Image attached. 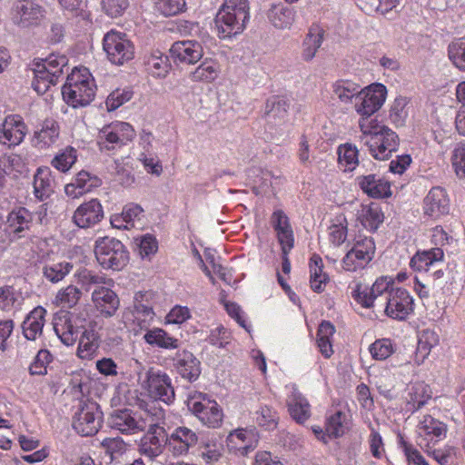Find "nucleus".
Segmentation results:
<instances>
[{"mask_svg": "<svg viewBox=\"0 0 465 465\" xmlns=\"http://www.w3.org/2000/svg\"><path fill=\"white\" fill-rule=\"evenodd\" d=\"M361 142L368 146L377 160L388 159L397 150L398 135L379 120H362L360 123Z\"/></svg>", "mask_w": 465, "mask_h": 465, "instance_id": "obj_1", "label": "nucleus"}, {"mask_svg": "<svg viewBox=\"0 0 465 465\" xmlns=\"http://www.w3.org/2000/svg\"><path fill=\"white\" fill-rule=\"evenodd\" d=\"M250 19L248 0H224L214 19L220 39L242 34Z\"/></svg>", "mask_w": 465, "mask_h": 465, "instance_id": "obj_2", "label": "nucleus"}, {"mask_svg": "<svg viewBox=\"0 0 465 465\" xmlns=\"http://www.w3.org/2000/svg\"><path fill=\"white\" fill-rule=\"evenodd\" d=\"M94 79L86 67H75L62 88L66 104L73 107L89 104L95 95Z\"/></svg>", "mask_w": 465, "mask_h": 465, "instance_id": "obj_3", "label": "nucleus"}, {"mask_svg": "<svg viewBox=\"0 0 465 465\" xmlns=\"http://www.w3.org/2000/svg\"><path fill=\"white\" fill-rule=\"evenodd\" d=\"M65 55L52 54L34 64L32 87L38 94H45L52 85L56 84L67 65Z\"/></svg>", "mask_w": 465, "mask_h": 465, "instance_id": "obj_4", "label": "nucleus"}, {"mask_svg": "<svg viewBox=\"0 0 465 465\" xmlns=\"http://www.w3.org/2000/svg\"><path fill=\"white\" fill-rule=\"evenodd\" d=\"M94 254L104 269L122 270L129 261V252L123 242L112 237H99L94 243Z\"/></svg>", "mask_w": 465, "mask_h": 465, "instance_id": "obj_5", "label": "nucleus"}, {"mask_svg": "<svg viewBox=\"0 0 465 465\" xmlns=\"http://www.w3.org/2000/svg\"><path fill=\"white\" fill-rule=\"evenodd\" d=\"M387 97V88L380 83L371 84L364 88H361L356 100L353 102V108L360 115L358 125L364 120H378L376 117H371L378 112Z\"/></svg>", "mask_w": 465, "mask_h": 465, "instance_id": "obj_6", "label": "nucleus"}, {"mask_svg": "<svg viewBox=\"0 0 465 465\" xmlns=\"http://www.w3.org/2000/svg\"><path fill=\"white\" fill-rule=\"evenodd\" d=\"M135 135V130L129 123L115 121L100 130L97 144L101 152L109 153L126 145Z\"/></svg>", "mask_w": 465, "mask_h": 465, "instance_id": "obj_7", "label": "nucleus"}, {"mask_svg": "<svg viewBox=\"0 0 465 465\" xmlns=\"http://www.w3.org/2000/svg\"><path fill=\"white\" fill-rule=\"evenodd\" d=\"M103 48L108 60L123 65L133 60L135 54L134 43L125 33L112 29L103 38Z\"/></svg>", "mask_w": 465, "mask_h": 465, "instance_id": "obj_8", "label": "nucleus"}, {"mask_svg": "<svg viewBox=\"0 0 465 465\" xmlns=\"http://www.w3.org/2000/svg\"><path fill=\"white\" fill-rule=\"evenodd\" d=\"M153 408H157L155 404L139 414L127 409L114 411L108 419V423L112 429L124 434L143 431L153 417Z\"/></svg>", "mask_w": 465, "mask_h": 465, "instance_id": "obj_9", "label": "nucleus"}, {"mask_svg": "<svg viewBox=\"0 0 465 465\" xmlns=\"http://www.w3.org/2000/svg\"><path fill=\"white\" fill-rule=\"evenodd\" d=\"M141 387L154 400L170 403L174 400V390L170 377L163 371L150 368L144 375L138 373Z\"/></svg>", "mask_w": 465, "mask_h": 465, "instance_id": "obj_10", "label": "nucleus"}, {"mask_svg": "<svg viewBox=\"0 0 465 465\" xmlns=\"http://www.w3.org/2000/svg\"><path fill=\"white\" fill-rule=\"evenodd\" d=\"M189 410L198 420L209 428H219L223 423V412L220 405L203 393L195 392L188 398Z\"/></svg>", "mask_w": 465, "mask_h": 465, "instance_id": "obj_11", "label": "nucleus"}, {"mask_svg": "<svg viewBox=\"0 0 465 465\" xmlns=\"http://www.w3.org/2000/svg\"><path fill=\"white\" fill-rule=\"evenodd\" d=\"M164 419V412L161 408H153V417L148 421V431L141 439L139 451L142 455L153 460L163 453V445L161 437L164 429L160 424Z\"/></svg>", "mask_w": 465, "mask_h": 465, "instance_id": "obj_12", "label": "nucleus"}, {"mask_svg": "<svg viewBox=\"0 0 465 465\" xmlns=\"http://www.w3.org/2000/svg\"><path fill=\"white\" fill-rule=\"evenodd\" d=\"M384 295L385 302L381 307L388 317L403 321L413 312V298L407 290L391 286Z\"/></svg>", "mask_w": 465, "mask_h": 465, "instance_id": "obj_13", "label": "nucleus"}, {"mask_svg": "<svg viewBox=\"0 0 465 465\" xmlns=\"http://www.w3.org/2000/svg\"><path fill=\"white\" fill-rule=\"evenodd\" d=\"M45 15V9L35 0H16L9 12L13 24L21 28L37 25Z\"/></svg>", "mask_w": 465, "mask_h": 465, "instance_id": "obj_14", "label": "nucleus"}, {"mask_svg": "<svg viewBox=\"0 0 465 465\" xmlns=\"http://www.w3.org/2000/svg\"><path fill=\"white\" fill-rule=\"evenodd\" d=\"M103 412L100 406L93 401H82L75 413L73 427L83 436H92L98 432L102 426Z\"/></svg>", "mask_w": 465, "mask_h": 465, "instance_id": "obj_15", "label": "nucleus"}, {"mask_svg": "<svg viewBox=\"0 0 465 465\" xmlns=\"http://www.w3.org/2000/svg\"><path fill=\"white\" fill-rule=\"evenodd\" d=\"M447 435V426L430 414L423 415L416 427V441L422 450L435 447Z\"/></svg>", "mask_w": 465, "mask_h": 465, "instance_id": "obj_16", "label": "nucleus"}, {"mask_svg": "<svg viewBox=\"0 0 465 465\" xmlns=\"http://www.w3.org/2000/svg\"><path fill=\"white\" fill-rule=\"evenodd\" d=\"M374 253L375 243L371 238L365 237L359 240L343 257L342 268L351 272L363 270L373 259Z\"/></svg>", "mask_w": 465, "mask_h": 465, "instance_id": "obj_17", "label": "nucleus"}, {"mask_svg": "<svg viewBox=\"0 0 465 465\" xmlns=\"http://www.w3.org/2000/svg\"><path fill=\"white\" fill-rule=\"evenodd\" d=\"M27 132V125L20 114L6 115L0 124V144L15 147L24 142Z\"/></svg>", "mask_w": 465, "mask_h": 465, "instance_id": "obj_18", "label": "nucleus"}, {"mask_svg": "<svg viewBox=\"0 0 465 465\" xmlns=\"http://www.w3.org/2000/svg\"><path fill=\"white\" fill-rule=\"evenodd\" d=\"M392 283L391 278L388 276L379 277L371 287L358 283L351 296L364 308L376 307L378 299L384 295V292L388 291Z\"/></svg>", "mask_w": 465, "mask_h": 465, "instance_id": "obj_19", "label": "nucleus"}, {"mask_svg": "<svg viewBox=\"0 0 465 465\" xmlns=\"http://www.w3.org/2000/svg\"><path fill=\"white\" fill-rule=\"evenodd\" d=\"M152 297L153 294L150 292H137L134 294L133 308L129 311L132 315L130 320L141 330H149V326L154 320ZM125 317L128 319V312Z\"/></svg>", "mask_w": 465, "mask_h": 465, "instance_id": "obj_20", "label": "nucleus"}, {"mask_svg": "<svg viewBox=\"0 0 465 465\" xmlns=\"http://www.w3.org/2000/svg\"><path fill=\"white\" fill-rule=\"evenodd\" d=\"M198 442V436L194 430L185 426L175 428L166 435L165 445L169 452L174 457L186 455L189 450Z\"/></svg>", "mask_w": 465, "mask_h": 465, "instance_id": "obj_21", "label": "nucleus"}, {"mask_svg": "<svg viewBox=\"0 0 465 465\" xmlns=\"http://www.w3.org/2000/svg\"><path fill=\"white\" fill-rule=\"evenodd\" d=\"M103 218L104 210L100 201L91 199L75 209L72 221L78 228L88 229L98 224Z\"/></svg>", "mask_w": 465, "mask_h": 465, "instance_id": "obj_22", "label": "nucleus"}, {"mask_svg": "<svg viewBox=\"0 0 465 465\" xmlns=\"http://www.w3.org/2000/svg\"><path fill=\"white\" fill-rule=\"evenodd\" d=\"M450 199L445 189L432 187L423 200V213L437 220L449 213Z\"/></svg>", "mask_w": 465, "mask_h": 465, "instance_id": "obj_23", "label": "nucleus"}, {"mask_svg": "<svg viewBox=\"0 0 465 465\" xmlns=\"http://www.w3.org/2000/svg\"><path fill=\"white\" fill-rule=\"evenodd\" d=\"M170 54L174 62L184 64H194L203 56V45L194 40H183L174 42Z\"/></svg>", "mask_w": 465, "mask_h": 465, "instance_id": "obj_24", "label": "nucleus"}, {"mask_svg": "<svg viewBox=\"0 0 465 465\" xmlns=\"http://www.w3.org/2000/svg\"><path fill=\"white\" fill-rule=\"evenodd\" d=\"M100 335L96 331V322H89L79 337L76 355L84 361L93 360L98 353Z\"/></svg>", "mask_w": 465, "mask_h": 465, "instance_id": "obj_25", "label": "nucleus"}, {"mask_svg": "<svg viewBox=\"0 0 465 465\" xmlns=\"http://www.w3.org/2000/svg\"><path fill=\"white\" fill-rule=\"evenodd\" d=\"M226 444L230 451L244 456L257 447L258 437L252 430L238 429L228 435Z\"/></svg>", "mask_w": 465, "mask_h": 465, "instance_id": "obj_26", "label": "nucleus"}, {"mask_svg": "<svg viewBox=\"0 0 465 465\" xmlns=\"http://www.w3.org/2000/svg\"><path fill=\"white\" fill-rule=\"evenodd\" d=\"M59 136L60 127L58 123L53 119H46L34 132L32 144L39 150H46L57 143Z\"/></svg>", "mask_w": 465, "mask_h": 465, "instance_id": "obj_27", "label": "nucleus"}, {"mask_svg": "<svg viewBox=\"0 0 465 465\" xmlns=\"http://www.w3.org/2000/svg\"><path fill=\"white\" fill-rule=\"evenodd\" d=\"M101 181L98 177L91 175L85 171L79 172L74 180L65 185L64 193L72 199H77L91 192L94 188L100 186Z\"/></svg>", "mask_w": 465, "mask_h": 465, "instance_id": "obj_28", "label": "nucleus"}, {"mask_svg": "<svg viewBox=\"0 0 465 465\" xmlns=\"http://www.w3.org/2000/svg\"><path fill=\"white\" fill-rule=\"evenodd\" d=\"M92 301L95 308L106 317L114 315L120 304L116 293L106 287L94 289L92 292Z\"/></svg>", "mask_w": 465, "mask_h": 465, "instance_id": "obj_29", "label": "nucleus"}, {"mask_svg": "<svg viewBox=\"0 0 465 465\" xmlns=\"http://www.w3.org/2000/svg\"><path fill=\"white\" fill-rule=\"evenodd\" d=\"M46 310L42 306L33 309L22 324L23 334L28 341H36L43 333Z\"/></svg>", "mask_w": 465, "mask_h": 465, "instance_id": "obj_30", "label": "nucleus"}, {"mask_svg": "<svg viewBox=\"0 0 465 465\" xmlns=\"http://www.w3.org/2000/svg\"><path fill=\"white\" fill-rule=\"evenodd\" d=\"M54 330L60 341L66 346H72L77 340L78 331L69 312L56 314L54 319Z\"/></svg>", "mask_w": 465, "mask_h": 465, "instance_id": "obj_31", "label": "nucleus"}, {"mask_svg": "<svg viewBox=\"0 0 465 465\" xmlns=\"http://www.w3.org/2000/svg\"><path fill=\"white\" fill-rule=\"evenodd\" d=\"M430 399L431 391L428 384L423 381L411 383L408 388L406 410L414 413L425 406Z\"/></svg>", "mask_w": 465, "mask_h": 465, "instance_id": "obj_32", "label": "nucleus"}, {"mask_svg": "<svg viewBox=\"0 0 465 465\" xmlns=\"http://www.w3.org/2000/svg\"><path fill=\"white\" fill-rule=\"evenodd\" d=\"M175 367L179 374L189 381H194L201 373L200 361L188 351H178L175 356Z\"/></svg>", "mask_w": 465, "mask_h": 465, "instance_id": "obj_33", "label": "nucleus"}, {"mask_svg": "<svg viewBox=\"0 0 465 465\" xmlns=\"http://www.w3.org/2000/svg\"><path fill=\"white\" fill-rule=\"evenodd\" d=\"M221 73L220 64L212 58H205L188 74L193 83L211 84L218 79Z\"/></svg>", "mask_w": 465, "mask_h": 465, "instance_id": "obj_34", "label": "nucleus"}, {"mask_svg": "<svg viewBox=\"0 0 465 465\" xmlns=\"http://www.w3.org/2000/svg\"><path fill=\"white\" fill-rule=\"evenodd\" d=\"M288 411L298 423L305 422L311 416V406L307 399L295 388L292 389L287 398Z\"/></svg>", "mask_w": 465, "mask_h": 465, "instance_id": "obj_35", "label": "nucleus"}, {"mask_svg": "<svg viewBox=\"0 0 465 465\" xmlns=\"http://www.w3.org/2000/svg\"><path fill=\"white\" fill-rule=\"evenodd\" d=\"M360 186L366 194L372 198H384L391 194V183L375 174L363 176L360 181Z\"/></svg>", "mask_w": 465, "mask_h": 465, "instance_id": "obj_36", "label": "nucleus"}, {"mask_svg": "<svg viewBox=\"0 0 465 465\" xmlns=\"http://www.w3.org/2000/svg\"><path fill=\"white\" fill-rule=\"evenodd\" d=\"M444 257L443 251L440 248H432L430 250L418 252L411 260V266L418 272H428L430 267L441 262Z\"/></svg>", "mask_w": 465, "mask_h": 465, "instance_id": "obj_37", "label": "nucleus"}, {"mask_svg": "<svg viewBox=\"0 0 465 465\" xmlns=\"http://www.w3.org/2000/svg\"><path fill=\"white\" fill-rule=\"evenodd\" d=\"M34 194L39 200L47 198L54 188V180L49 167L43 166L36 170L34 176Z\"/></svg>", "mask_w": 465, "mask_h": 465, "instance_id": "obj_38", "label": "nucleus"}, {"mask_svg": "<svg viewBox=\"0 0 465 465\" xmlns=\"http://www.w3.org/2000/svg\"><path fill=\"white\" fill-rule=\"evenodd\" d=\"M33 222V214L24 207L12 211L7 217V226L10 233L17 238L22 237V232L28 231Z\"/></svg>", "mask_w": 465, "mask_h": 465, "instance_id": "obj_39", "label": "nucleus"}, {"mask_svg": "<svg viewBox=\"0 0 465 465\" xmlns=\"http://www.w3.org/2000/svg\"><path fill=\"white\" fill-rule=\"evenodd\" d=\"M144 341L151 345L164 350H174L180 345L178 339L170 335L162 328H153L147 330L143 335Z\"/></svg>", "mask_w": 465, "mask_h": 465, "instance_id": "obj_40", "label": "nucleus"}, {"mask_svg": "<svg viewBox=\"0 0 465 465\" xmlns=\"http://www.w3.org/2000/svg\"><path fill=\"white\" fill-rule=\"evenodd\" d=\"M361 85L350 79H338L331 84L333 95L342 104H351L356 100Z\"/></svg>", "mask_w": 465, "mask_h": 465, "instance_id": "obj_41", "label": "nucleus"}, {"mask_svg": "<svg viewBox=\"0 0 465 465\" xmlns=\"http://www.w3.org/2000/svg\"><path fill=\"white\" fill-rule=\"evenodd\" d=\"M267 17L276 28L288 29L295 19V11L283 5H273L268 11Z\"/></svg>", "mask_w": 465, "mask_h": 465, "instance_id": "obj_42", "label": "nucleus"}, {"mask_svg": "<svg viewBox=\"0 0 465 465\" xmlns=\"http://www.w3.org/2000/svg\"><path fill=\"white\" fill-rule=\"evenodd\" d=\"M144 64L148 73L154 77L163 78L171 69L168 56L159 50H154L147 55Z\"/></svg>", "mask_w": 465, "mask_h": 465, "instance_id": "obj_43", "label": "nucleus"}, {"mask_svg": "<svg viewBox=\"0 0 465 465\" xmlns=\"http://www.w3.org/2000/svg\"><path fill=\"white\" fill-rule=\"evenodd\" d=\"M335 327L327 321H323L318 328L316 343L321 354L329 359L333 354L332 339Z\"/></svg>", "mask_w": 465, "mask_h": 465, "instance_id": "obj_44", "label": "nucleus"}, {"mask_svg": "<svg viewBox=\"0 0 465 465\" xmlns=\"http://www.w3.org/2000/svg\"><path fill=\"white\" fill-rule=\"evenodd\" d=\"M358 219L369 231H376L383 222V213L376 203L362 204L358 211Z\"/></svg>", "mask_w": 465, "mask_h": 465, "instance_id": "obj_45", "label": "nucleus"}, {"mask_svg": "<svg viewBox=\"0 0 465 465\" xmlns=\"http://www.w3.org/2000/svg\"><path fill=\"white\" fill-rule=\"evenodd\" d=\"M310 284L311 288L316 292L324 291L329 276L323 272V264L322 258L313 254L310 260Z\"/></svg>", "mask_w": 465, "mask_h": 465, "instance_id": "obj_46", "label": "nucleus"}, {"mask_svg": "<svg viewBox=\"0 0 465 465\" xmlns=\"http://www.w3.org/2000/svg\"><path fill=\"white\" fill-rule=\"evenodd\" d=\"M73 270V264L69 262H47L43 265L44 277L52 283L63 281Z\"/></svg>", "mask_w": 465, "mask_h": 465, "instance_id": "obj_47", "label": "nucleus"}, {"mask_svg": "<svg viewBox=\"0 0 465 465\" xmlns=\"http://www.w3.org/2000/svg\"><path fill=\"white\" fill-rule=\"evenodd\" d=\"M82 295L79 288L74 285H67L60 289L53 300V304L63 309H72L74 307Z\"/></svg>", "mask_w": 465, "mask_h": 465, "instance_id": "obj_48", "label": "nucleus"}, {"mask_svg": "<svg viewBox=\"0 0 465 465\" xmlns=\"http://www.w3.org/2000/svg\"><path fill=\"white\" fill-rule=\"evenodd\" d=\"M346 413L341 411H330L326 417L325 430L328 437L339 438L345 433Z\"/></svg>", "mask_w": 465, "mask_h": 465, "instance_id": "obj_49", "label": "nucleus"}, {"mask_svg": "<svg viewBox=\"0 0 465 465\" xmlns=\"http://www.w3.org/2000/svg\"><path fill=\"white\" fill-rule=\"evenodd\" d=\"M358 149L351 143L341 144L338 148V162L344 172L354 170L359 164Z\"/></svg>", "mask_w": 465, "mask_h": 465, "instance_id": "obj_50", "label": "nucleus"}, {"mask_svg": "<svg viewBox=\"0 0 465 465\" xmlns=\"http://www.w3.org/2000/svg\"><path fill=\"white\" fill-rule=\"evenodd\" d=\"M322 32L318 28H312L302 43V56L305 61H311L315 56L322 44Z\"/></svg>", "mask_w": 465, "mask_h": 465, "instance_id": "obj_51", "label": "nucleus"}, {"mask_svg": "<svg viewBox=\"0 0 465 465\" xmlns=\"http://www.w3.org/2000/svg\"><path fill=\"white\" fill-rule=\"evenodd\" d=\"M396 344L389 338L376 340L369 347V351L372 359L376 361H384L394 353Z\"/></svg>", "mask_w": 465, "mask_h": 465, "instance_id": "obj_52", "label": "nucleus"}, {"mask_svg": "<svg viewBox=\"0 0 465 465\" xmlns=\"http://www.w3.org/2000/svg\"><path fill=\"white\" fill-rule=\"evenodd\" d=\"M347 226L348 223L343 214H339L332 220L329 227V239L333 245L340 246L345 242L347 238Z\"/></svg>", "mask_w": 465, "mask_h": 465, "instance_id": "obj_53", "label": "nucleus"}, {"mask_svg": "<svg viewBox=\"0 0 465 465\" xmlns=\"http://www.w3.org/2000/svg\"><path fill=\"white\" fill-rule=\"evenodd\" d=\"M21 295L11 286L0 287V309L5 312L17 310L22 304Z\"/></svg>", "mask_w": 465, "mask_h": 465, "instance_id": "obj_54", "label": "nucleus"}, {"mask_svg": "<svg viewBox=\"0 0 465 465\" xmlns=\"http://www.w3.org/2000/svg\"><path fill=\"white\" fill-rule=\"evenodd\" d=\"M257 424L266 430H273L278 424V414L268 405H261L254 413Z\"/></svg>", "mask_w": 465, "mask_h": 465, "instance_id": "obj_55", "label": "nucleus"}, {"mask_svg": "<svg viewBox=\"0 0 465 465\" xmlns=\"http://www.w3.org/2000/svg\"><path fill=\"white\" fill-rule=\"evenodd\" d=\"M448 55L458 69L465 72V36L449 45Z\"/></svg>", "mask_w": 465, "mask_h": 465, "instance_id": "obj_56", "label": "nucleus"}, {"mask_svg": "<svg viewBox=\"0 0 465 465\" xmlns=\"http://www.w3.org/2000/svg\"><path fill=\"white\" fill-rule=\"evenodd\" d=\"M428 456L433 458L440 465H451L456 459V449L446 445L441 449L431 447L429 450H423Z\"/></svg>", "mask_w": 465, "mask_h": 465, "instance_id": "obj_57", "label": "nucleus"}, {"mask_svg": "<svg viewBox=\"0 0 465 465\" xmlns=\"http://www.w3.org/2000/svg\"><path fill=\"white\" fill-rule=\"evenodd\" d=\"M155 8L164 16H172L183 12L186 8L185 0H155Z\"/></svg>", "mask_w": 465, "mask_h": 465, "instance_id": "obj_58", "label": "nucleus"}, {"mask_svg": "<svg viewBox=\"0 0 465 465\" xmlns=\"http://www.w3.org/2000/svg\"><path fill=\"white\" fill-rule=\"evenodd\" d=\"M76 151L72 148H66L61 153L57 154L52 161V165L63 173L67 172L76 161Z\"/></svg>", "mask_w": 465, "mask_h": 465, "instance_id": "obj_59", "label": "nucleus"}, {"mask_svg": "<svg viewBox=\"0 0 465 465\" xmlns=\"http://www.w3.org/2000/svg\"><path fill=\"white\" fill-rule=\"evenodd\" d=\"M223 446L216 440H209L200 447V456L207 464L217 461L222 456Z\"/></svg>", "mask_w": 465, "mask_h": 465, "instance_id": "obj_60", "label": "nucleus"}, {"mask_svg": "<svg viewBox=\"0 0 465 465\" xmlns=\"http://www.w3.org/2000/svg\"><path fill=\"white\" fill-rule=\"evenodd\" d=\"M133 97V92L128 89H116L113 91L107 97L105 105L108 111H114L121 105L130 101Z\"/></svg>", "mask_w": 465, "mask_h": 465, "instance_id": "obj_61", "label": "nucleus"}, {"mask_svg": "<svg viewBox=\"0 0 465 465\" xmlns=\"http://www.w3.org/2000/svg\"><path fill=\"white\" fill-rule=\"evenodd\" d=\"M451 164L456 175L465 179V143H459L451 153Z\"/></svg>", "mask_w": 465, "mask_h": 465, "instance_id": "obj_62", "label": "nucleus"}, {"mask_svg": "<svg viewBox=\"0 0 465 465\" xmlns=\"http://www.w3.org/2000/svg\"><path fill=\"white\" fill-rule=\"evenodd\" d=\"M139 253L143 258H150L158 250V242L154 236L151 234H145L140 238L135 239Z\"/></svg>", "mask_w": 465, "mask_h": 465, "instance_id": "obj_63", "label": "nucleus"}, {"mask_svg": "<svg viewBox=\"0 0 465 465\" xmlns=\"http://www.w3.org/2000/svg\"><path fill=\"white\" fill-rule=\"evenodd\" d=\"M399 443L403 450L409 465H429L420 452L411 444L405 441L402 437H401Z\"/></svg>", "mask_w": 465, "mask_h": 465, "instance_id": "obj_64", "label": "nucleus"}]
</instances>
